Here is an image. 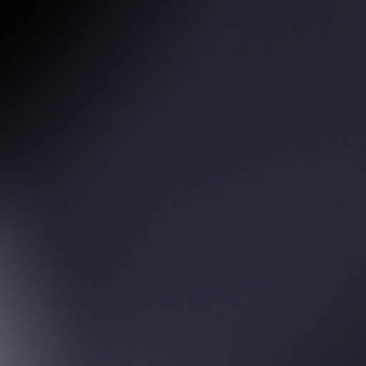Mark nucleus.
I'll use <instances>...</instances> for the list:
<instances>
[{
    "label": "nucleus",
    "instance_id": "nucleus-1",
    "mask_svg": "<svg viewBox=\"0 0 366 366\" xmlns=\"http://www.w3.org/2000/svg\"><path fill=\"white\" fill-rule=\"evenodd\" d=\"M1 252L3 251V249H2V248L1 249Z\"/></svg>",
    "mask_w": 366,
    "mask_h": 366
}]
</instances>
